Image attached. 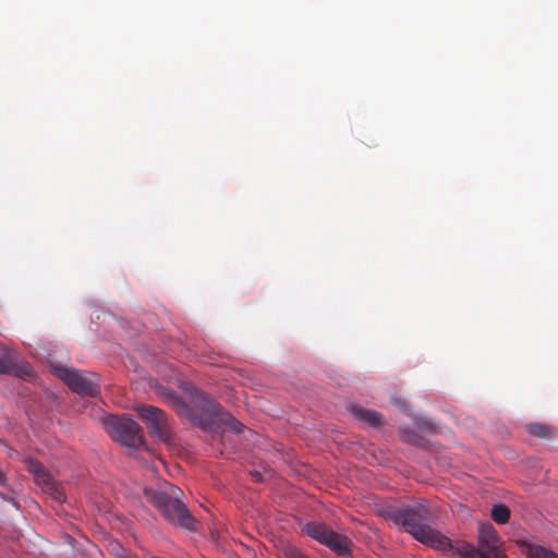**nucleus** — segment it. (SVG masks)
Wrapping results in <instances>:
<instances>
[{"instance_id":"1","label":"nucleus","mask_w":558,"mask_h":558,"mask_svg":"<svg viewBox=\"0 0 558 558\" xmlns=\"http://www.w3.org/2000/svg\"><path fill=\"white\" fill-rule=\"evenodd\" d=\"M388 517L393 523L401 525L405 532L425 545L430 547L449 545L447 536L429 526V510L423 505L393 509L389 511Z\"/></svg>"},{"instance_id":"2","label":"nucleus","mask_w":558,"mask_h":558,"mask_svg":"<svg viewBox=\"0 0 558 558\" xmlns=\"http://www.w3.org/2000/svg\"><path fill=\"white\" fill-rule=\"evenodd\" d=\"M182 490L169 483L159 489L144 488L146 500L153 504L169 523L185 530H194L195 520L180 500Z\"/></svg>"},{"instance_id":"3","label":"nucleus","mask_w":558,"mask_h":558,"mask_svg":"<svg viewBox=\"0 0 558 558\" xmlns=\"http://www.w3.org/2000/svg\"><path fill=\"white\" fill-rule=\"evenodd\" d=\"M311 538L328 547L332 553L341 558H350L352 556V541L344 534L332 531L325 523L308 522L302 527Z\"/></svg>"},{"instance_id":"4","label":"nucleus","mask_w":558,"mask_h":558,"mask_svg":"<svg viewBox=\"0 0 558 558\" xmlns=\"http://www.w3.org/2000/svg\"><path fill=\"white\" fill-rule=\"evenodd\" d=\"M53 374L73 392L81 396L96 397L100 393L99 378L95 373H84L63 366L53 367Z\"/></svg>"},{"instance_id":"5","label":"nucleus","mask_w":558,"mask_h":558,"mask_svg":"<svg viewBox=\"0 0 558 558\" xmlns=\"http://www.w3.org/2000/svg\"><path fill=\"white\" fill-rule=\"evenodd\" d=\"M104 425L112 439L126 447L136 448L144 444L143 429L131 417L109 416L104 421Z\"/></svg>"},{"instance_id":"6","label":"nucleus","mask_w":558,"mask_h":558,"mask_svg":"<svg viewBox=\"0 0 558 558\" xmlns=\"http://www.w3.org/2000/svg\"><path fill=\"white\" fill-rule=\"evenodd\" d=\"M137 412L145 421L150 437L165 444L169 441L168 420L160 409L153 405H142L137 409Z\"/></svg>"},{"instance_id":"7","label":"nucleus","mask_w":558,"mask_h":558,"mask_svg":"<svg viewBox=\"0 0 558 558\" xmlns=\"http://www.w3.org/2000/svg\"><path fill=\"white\" fill-rule=\"evenodd\" d=\"M476 548L483 558H507L502 549V541L490 524L480 525L478 547Z\"/></svg>"},{"instance_id":"8","label":"nucleus","mask_w":558,"mask_h":558,"mask_svg":"<svg viewBox=\"0 0 558 558\" xmlns=\"http://www.w3.org/2000/svg\"><path fill=\"white\" fill-rule=\"evenodd\" d=\"M205 407L210 416V423H214L215 421H221L228 424L233 432H242L244 426L239 421L233 418L229 413L225 412L219 403L210 400L206 402Z\"/></svg>"},{"instance_id":"9","label":"nucleus","mask_w":558,"mask_h":558,"mask_svg":"<svg viewBox=\"0 0 558 558\" xmlns=\"http://www.w3.org/2000/svg\"><path fill=\"white\" fill-rule=\"evenodd\" d=\"M436 548L444 551L450 550L452 554L459 555L462 558H483V555L477 548L465 541L451 542L449 539V545Z\"/></svg>"},{"instance_id":"10","label":"nucleus","mask_w":558,"mask_h":558,"mask_svg":"<svg viewBox=\"0 0 558 558\" xmlns=\"http://www.w3.org/2000/svg\"><path fill=\"white\" fill-rule=\"evenodd\" d=\"M353 416L361 422L367 423L372 427H380L385 424V417L381 413L364 409L360 405H353L351 408Z\"/></svg>"},{"instance_id":"11","label":"nucleus","mask_w":558,"mask_h":558,"mask_svg":"<svg viewBox=\"0 0 558 558\" xmlns=\"http://www.w3.org/2000/svg\"><path fill=\"white\" fill-rule=\"evenodd\" d=\"M24 464L26 471L34 475L35 481L39 486L47 483L49 478L52 477L46 468L36 459L27 458L25 459Z\"/></svg>"},{"instance_id":"12","label":"nucleus","mask_w":558,"mask_h":558,"mask_svg":"<svg viewBox=\"0 0 558 558\" xmlns=\"http://www.w3.org/2000/svg\"><path fill=\"white\" fill-rule=\"evenodd\" d=\"M40 487L54 501L63 502L65 500V493L63 487L58 482H56L53 477H50L49 481L44 483Z\"/></svg>"},{"instance_id":"13","label":"nucleus","mask_w":558,"mask_h":558,"mask_svg":"<svg viewBox=\"0 0 558 558\" xmlns=\"http://www.w3.org/2000/svg\"><path fill=\"white\" fill-rule=\"evenodd\" d=\"M526 432L537 438L546 439L551 437L554 428L543 423H530L525 425Z\"/></svg>"},{"instance_id":"14","label":"nucleus","mask_w":558,"mask_h":558,"mask_svg":"<svg viewBox=\"0 0 558 558\" xmlns=\"http://www.w3.org/2000/svg\"><path fill=\"white\" fill-rule=\"evenodd\" d=\"M490 515L496 523L505 524L510 519V510L504 504H498L492 508Z\"/></svg>"},{"instance_id":"15","label":"nucleus","mask_w":558,"mask_h":558,"mask_svg":"<svg viewBox=\"0 0 558 558\" xmlns=\"http://www.w3.org/2000/svg\"><path fill=\"white\" fill-rule=\"evenodd\" d=\"M401 439L410 445L420 446L421 445V436L413 429L403 428L400 430Z\"/></svg>"},{"instance_id":"16","label":"nucleus","mask_w":558,"mask_h":558,"mask_svg":"<svg viewBox=\"0 0 558 558\" xmlns=\"http://www.w3.org/2000/svg\"><path fill=\"white\" fill-rule=\"evenodd\" d=\"M529 554L532 558H558V555L543 546L530 547Z\"/></svg>"},{"instance_id":"17","label":"nucleus","mask_w":558,"mask_h":558,"mask_svg":"<svg viewBox=\"0 0 558 558\" xmlns=\"http://www.w3.org/2000/svg\"><path fill=\"white\" fill-rule=\"evenodd\" d=\"M15 373V364L9 355L0 356V374Z\"/></svg>"},{"instance_id":"18","label":"nucleus","mask_w":558,"mask_h":558,"mask_svg":"<svg viewBox=\"0 0 558 558\" xmlns=\"http://www.w3.org/2000/svg\"><path fill=\"white\" fill-rule=\"evenodd\" d=\"M286 558H308L306 555H304L299 548L294 546H288L284 551Z\"/></svg>"},{"instance_id":"19","label":"nucleus","mask_w":558,"mask_h":558,"mask_svg":"<svg viewBox=\"0 0 558 558\" xmlns=\"http://www.w3.org/2000/svg\"><path fill=\"white\" fill-rule=\"evenodd\" d=\"M5 482H7L5 475H4V474H3V472L0 470V485H1V486L5 485Z\"/></svg>"},{"instance_id":"20","label":"nucleus","mask_w":558,"mask_h":558,"mask_svg":"<svg viewBox=\"0 0 558 558\" xmlns=\"http://www.w3.org/2000/svg\"><path fill=\"white\" fill-rule=\"evenodd\" d=\"M23 373L29 374L31 373V367L28 365L23 366Z\"/></svg>"},{"instance_id":"21","label":"nucleus","mask_w":558,"mask_h":558,"mask_svg":"<svg viewBox=\"0 0 558 558\" xmlns=\"http://www.w3.org/2000/svg\"><path fill=\"white\" fill-rule=\"evenodd\" d=\"M397 404H398L401 409L405 410L407 404H405V402H404V401H398V402H397Z\"/></svg>"},{"instance_id":"22","label":"nucleus","mask_w":558,"mask_h":558,"mask_svg":"<svg viewBox=\"0 0 558 558\" xmlns=\"http://www.w3.org/2000/svg\"><path fill=\"white\" fill-rule=\"evenodd\" d=\"M254 476H255V478H256L257 481H259V480H260V474H259V473H256Z\"/></svg>"}]
</instances>
